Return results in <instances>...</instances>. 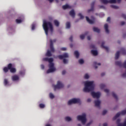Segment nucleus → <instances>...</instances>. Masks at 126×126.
I'll return each instance as SVG.
<instances>
[{
    "instance_id": "f257e3e1",
    "label": "nucleus",
    "mask_w": 126,
    "mask_h": 126,
    "mask_svg": "<svg viewBox=\"0 0 126 126\" xmlns=\"http://www.w3.org/2000/svg\"><path fill=\"white\" fill-rule=\"evenodd\" d=\"M43 28L45 31V33L47 36L48 34L52 35L54 32L53 25L51 22H47L46 20L43 21Z\"/></svg>"
},
{
    "instance_id": "f03ea898",
    "label": "nucleus",
    "mask_w": 126,
    "mask_h": 126,
    "mask_svg": "<svg viewBox=\"0 0 126 126\" xmlns=\"http://www.w3.org/2000/svg\"><path fill=\"white\" fill-rule=\"evenodd\" d=\"M83 91L86 93L92 92L94 90L95 84L94 81H86L84 83Z\"/></svg>"
},
{
    "instance_id": "7ed1b4c3",
    "label": "nucleus",
    "mask_w": 126,
    "mask_h": 126,
    "mask_svg": "<svg viewBox=\"0 0 126 126\" xmlns=\"http://www.w3.org/2000/svg\"><path fill=\"white\" fill-rule=\"evenodd\" d=\"M43 61L48 62L49 63V69L47 71V73H53L56 70L55 67L54 63H53L54 59L53 58L48 59L47 58L43 59Z\"/></svg>"
},
{
    "instance_id": "20e7f679",
    "label": "nucleus",
    "mask_w": 126,
    "mask_h": 126,
    "mask_svg": "<svg viewBox=\"0 0 126 126\" xmlns=\"http://www.w3.org/2000/svg\"><path fill=\"white\" fill-rule=\"evenodd\" d=\"M56 42V39H50V49L51 51H50L49 50H48L46 54V56L48 57H51L52 56V53H53L55 52V49L53 48V44L54 43H55Z\"/></svg>"
},
{
    "instance_id": "39448f33",
    "label": "nucleus",
    "mask_w": 126,
    "mask_h": 126,
    "mask_svg": "<svg viewBox=\"0 0 126 126\" xmlns=\"http://www.w3.org/2000/svg\"><path fill=\"white\" fill-rule=\"evenodd\" d=\"M8 69L10 70V72L13 73H15L16 72V68H15L13 66V65H12L11 63L8 65V67H4L3 70V71L6 73L8 72Z\"/></svg>"
},
{
    "instance_id": "423d86ee",
    "label": "nucleus",
    "mask_w": 126,
    "mask_h": 126,
    "mask_svg": "<svg viewBox=\"0 0 126 126\" xmlns=\"http://www.w3.org/2000/svg\"><path fill=\"white\" fill-rule=\"evenodd\" d=\"M77 120L81 121L83 125H85L87 122L86 114L84 113L82 115L78 116Z\"/></svg>"
},
{
    "instance_id": "0eeeda50",
    "label": "nucleus",
    "mask_w": 126,
    "mask_h": 126,
    "mask_svg": "<svg viewBox=\"0 0 126 126\" xmlns=\"http://www.w3.org/2000/svg\"><path fill=\"white\" fill-rule=\"evenodd\" d=\"M54 90L57 89H62L64 87V85L62 82L59 81L57 82V84L56 85H53Z\"/></svg>"
},
{
    "instance_id": "6e6552de",
    "label": "nucleus",
    "mask_w": 126,
    "mask_h": 126,
    "mask_svg": "<svg viewBox=\"0 0 126 126\" xmlns=\"http://www.w3.org/2000/svg\"><path fill=\"white\" fill-rule=\"evenodd\" d=\"M81 101L79 98H73L68 101V105H70L72 104L79 103Z\"/></svg>"
},
{
    "instance_id": "1a4fd4ad",
    "label": "nucleus",
    "mask_w": 126,
    "mask_h": 126,
    "mask_svg": "<svg viewBox=\"0 0 126 126\" xmlns=\"http://www.w3.org/2000/svg\"><path fill=\"white\" fill-rule=\"evenodd\" d=\"M122 53L123 55H126V50L124 49H122L120 52H117L115 55V59H119V57L120 56V54Z\"/></svg>"
},
{
    "instance_id": "9d476101",
    "label": "nucleus",
    "mask_w": 126,
    "mask_h": 126,
    "mask_svg": "<svg viewBox=\"0 0 126 126\" xmlns=\"http://www.w3.org/2000/svg\"><path fill=\"white\" fill-rule=\"evenodd\" d=\"M91 94L94 98H99L101 96V93L100 92H92Z\"/></svg>"
},
{
    "instance_id": "9b49d317",
    "label": "nucleus",
    "mask_w": 126,
    "mask_h": 126,
    "mask_svg": "<svg viewBox=\"0 0 126 126\" xmlns=\"http://www.w3.org/2000/svg\"><path fill=\"white\" fill-rule=\"evenodd\" d=\"M68 57H69V55L67 53H65L63 56L61 55V56H59L58 57V58L61 60H62L64 58H67Z\"/></svg>"
},
{
    "instance_id": "f8f14e48",
    "label": "nucleus",
    "mask_w": 126,
    "mask_h": 126,
    "mask_svg": "<svg viewBox=\"0 0 126 126\" xmlns=\"http://www.w3.org/2000/svg\"><path fill=\"white\" fill-rule=\"evenodd\" d=\"M11 79L13 81H18L20 80L19 77L16 75L12 76Z\"/></svg>"
},
{
    "instance_id": "ddd939ff",
    "label": "nucleus",
    "mask_w": 126,
    "mask_h": 126,
    "mask_svg": "<svg viewBox=\"0 0 126 126\" xmlns=\"http://www.w3.org/2000/svg\"><path fill=\"white\" fill-rule=\"evenodd\" d=\"M87 21L90 24H93L94 23V20H90L89 17H86Z\"/></svg>"
},
{
    "instance_id": "4468645a",
    "label": "nucleus",
    "mask_w": 126,
    "mask_h": 126,
    "mask_svg": "<svg viewBox=\"0 0 126 126\" xmlns=\"http://www.w3.org/2000/svg\"><path fill=\"white\" fill-rule=\"evenodd\" d=\"M94 104L96 107H99L101 104V101L99 100H95L94 101Z\"/></svg>"
},
{
    "instance_id": "2eb2a0df",
    "label": "nucleus",
    "mask_w": 126,
    "mask_h": 126,
    "mask_svg": "<svg viewBox=\"0 0 126 126\" xmlns=\"http://www.w3.org/2000/svg\"><path fill=\"white\" fill-rule=\"evenodd\" d=\"M69 15L73 18L75 17V11H74V10H71L70 12H69Z\"/></svg>"
},
{
    "instance_id": "dca6fc26",
    "label": "nucleus",
    "mask_w": 126,
    "mask_h": 126,
    "mask_svg": "<svg viewBox=\"0 0 126 126\" xmlns=\"http://www.w3.org/2000/svg\"><path fill=\"white\" fill-rule=\"evenodd\" d=\"M3 83H4V85L5 86H9L10 85V84L9 82H8V80L6 79H5L4 80Z\"/></svg>"
},
{
    "instance_id": "f3484780",
    "label": "nucleus",
    "mask_w": 126,
    "mask_h": 126,
    "mask_svg": "<svg viewBox=\"0 0 126 126\" xmlns=\"http://www.w3.org/2000/svg\"><path fill=\"white\" fill-rule=\"evenodd\" d=\"M71 8V6H70V5H68V4H66V5H64L63 6V9H70Z\"/></svg>"
},
{
    "instance_id": "a211bd4d",
    "label": "nucleus",
    "mask_w": 126,
    "mask_h": 126,
    "mask_svg": "<svg viewBox=\"0 0 126 126\" xmlns=\"http://www.w3.org/2000/svg\"><path fill=\"white\" fill-rule=\"evenodd\" d=\"M104 29L106 33H109V31L108 30V25L107 24H105V25H104Z\"/></svg>"
},
{
    "instance_id": "6ab92c4d",
    "label": "nucleus",
    "mask_w": 126,
    "mask_h": 126,
    "mask_svg": "<svg viewBox=\"0 0 126 126\" xmlns=\"http://www.w3.org/2000/svg\"><path fill=\"white\" fill-rule=\"evenodd\" d=\"M105 44V42H102V44H101V47L105 49L107 51H108L109 49L108 47L104 46V45Z\"/></svg>"
},
{
    "instance_id": "aec40b11",
    "label": "nucleus",
    "mask_w": 126,
    "mask_h": 126,
    "mask_svg": "<svg viewBox=\"0 0 126 126\" xmlns=\"http://www.w3.org/2000/svg\"><path fill=\"white\" fill-rule=\"evenodd\" d=\"M93 31L97 33H99L100 32L99 29H98V28H96L95 27L93 28Z\"/></svg>"
},
{
    "instance_id": "412c9836",
    "label": "nucleus",
    "mask_w": 126,
    "mask_h": 126,
    "mask_svg": "<svg viewBox=\"0 0 126 126\" xmlns=\"http://www.w3.org/2000/svg\"><path fill=\"white\" fill-rule=\"evenodd\" d=\"M91 53L94 56H96V55H98V52L96 50H92L91 51Z\"/></svg>"
},
{
    "instance_id": "4be33fe9",
    "label": "nucleus",
    "mask_w": 126,
    "mask_h": 126,
    "mask_svg": "<svg viewBox=\"0 0 126 126\" xmlns=\"http://www.w3.org/2000/svg\"><path fill=\"white\" fill-rule=\"evenodd\" d=\"M88 34V32H86L85 33H84V34H81L80 35V39H81L82 40L84 39L85 37V36Z\"/></svg>"
},
{
    "instance_id": "5701e85b",
    "label": "nucleus",
    "mask_w": 126,
    "mask_h": 126,
    "mask_svg": "<svg viewBox=\"0 0 126 126\" xmlns=\"http://www.w3.org/2000/svg\"><path fill=\"white\" fill-rule=\"evenodd\" d=\"M55 25L56 27H59L60 25V22H59V21H57V20H55V21H54Z\"/></svg>"
},
{
    "instance_id": "b1692460",
    "label": "nucleus",
    "mask_w": 126,
    "mask_h": 126,
    "mask_svg": "<svg viewBox=\"0 0 126 126\" xmlns=\"http://www.w3.org/2000/svg\"><path fill=\"white\" fill-rule=\"evenodd\" d=\"M70 27H71L70 23H69V22H67L66 24V28L68 29H70Z\"/></svg>"
},
{
    "instance_id": "393cba45",
    "label": "nucleus",
    "mask_w": 126,
    "mask_h": 126,
    "mask_svg": "<svg viewBox=\"0 0 126 126\" xmlns=\"http://www.w3.org/2000/svg\"><path fill=\"white\" fill-rule=\"evenodd\" d=\"M74 55L75 56L76 58H78L80 56V54L78 51H75Z\"/></svg>"
},
{
    "instance_id": "a878e982",
    "label": "nucleus",
    "mask_w": 126,
    "mask_h": 126,
    "mask_svg": "<svg viewBox=\"0 0 126 126\" xmlns=\"http://www.w3.org/2000/svg\"><path fill=\"white\" fill-rule=\"evenodd\" d=\"M65 120L67 122H70L72 120V118L69 117H66L65 118Z\"/></svg>"
},
{
    "instance_id": "bb28decb",
    "label": "nucleus",
    "mask_w": 126,
    "mask_h": 126,
    "mask_svg": "<svg viewBox=\"0 0 126 126\" xmlns=\"http://www.w3.org/2000/svg\"><path fill=\"white\" fill-rule=\"evenodd\" d=\"M90 75L89 74H88V73H86L84 75V78L85 79H88L89 78H90Z\"/></svg>"
},
{
    "instance_id": "cd10ccee",
    "label": "nucleus",
    "mask_w": 126,
    "mask_h": 126,
    "mask_svg": "<svg viewBox=\"0 0 126 126\" xmlns=\"http://www.w3.org/2000/svg\"><path fill=\"white\" fill-rule=\"evenodd\" d=\"M35 27H36V24L35 23H33L32 25V31L34 30Z\"/></svg>"
},
{
    "instance_id": "c85d7f7f",
    "label": "nucleus",
    "mask_w": 126,
    "mask_h": 126,
    "mask_svg": "<svg viewBox=\"0 0 126 126\" xmlns=\"http://www.w3.org/2000/svg\"><path fill=\"white\" fill-rule=\"evenodd\" d=\"M23 21V20H20L19 19H17V20H16V22L17 24L21 23Z\"/></svg>"
},
{
    "instance_id": "c756f323",
    "label": "nucleus",
    "mask_w": 126,
    "mask_h": 126,
    "mask_svg": "<svg viewBox=\"0 0 126 126\" xmlns=\"http://www.w3.org/2000/svg\"><path fill=\"white\" fill-rule=\"evenodd\" d=\"M101 65V64L99 63H96V62H94V67H95V68H98V67H97V65Z\"/></svg>"
},
{
    "instance_id": "7c9ffc66",
    "label": "nucleus",
    "mask_w": 126,
    "mask_h": 126,
    "mask_svg": "<svg viewBox=\"0 0 126 126\" xmlns=\"http://www.w3.org/2000/svg\"><path fill=\"white\" fill-rule=\"evenodd\" d=\"M78 16L80 17L81 19H83L84 18V17L83 16V15L81 13H79L78 14Z\"/></svg>"
},
{
    "instance_id": "2f4dec72",
    "label": "nucleus",
    "mask_w": 126,
    "mask_h": 126,
    "mask_svg": "<svg viewBox=\"0 0 126 126\" xmlns=\"http://www.w3.org/2000/svg\"><path fill=\"white\" fill-rule=\"evenodd\" d=\"M79 63L81 64H83L84 63V61L83 59L79 60Z\"/></svg>"
},
{
    "instance_id": "473e14b6",
    "label": "nucleus",
    "mask_w": 126,
    "mask_h": 126,
    "mask_svg": "<svg viewBox=\"0 0 126 126\" xmlns=\"http://www.w3.org/2000/svg\"><path fill=\"white\" fill-rule=\"evenodd\" d=\"M49 96H50V98H51V99H53L55 97V96L53 94H52V93H50L49 94Z\"/></svg>"
},
{
    "instance_id": "72a5a7b5",
    "label": "nucleus",
    "mask_w": 126,
    "mask_h": 126,
    "mask_svg": "<svg viewBox=\"0 0 126 126\" xmlns=\"http://www.w3.org/2000/svg\"><path fill=\"white\" fill-rule=\"evenodd\" d=\"M68 61L67 60L65 59H63V63L66 64V63H68Z\"/></svg>"
},
{
    "instance_id": "f704fd0d",
    "label": "nucleus",
    "mask_w": 126,
    "mask_h": 126,
    "mask_svg": "<svg viewBox=\"0 0 126 126\" xmlns=\"http://www.w3.org/2000/svg\"><path fill=\"white\" fill-rule=\"evenodd\" d=\"M111 7L114 9H118L119 8V7L118 6H115V5H111Z\"/></svg>"
},
{
    "instance_id": "c9c22d12",
    "label": "nucleus",
    "mask_w": 126,
    "mask_h": 126,
    "mask_svg": "<svg viewBox=\"0 0 126 126\" xmlns=\"http://www.w3.org/2000/svg\"><path fill=\"white\" fill-rule=\"evenodd\" d=\"M45 107V105H44V104H39V107L40 108H44Z\"/></svg>"
},
{
    "instance_id": "e433bc0d",
    "label": "nucleus",
    "mask_w": 126,
    "mask_h": 126,
    "mask_svg": "<svg viewBox=\"0 0 126 126\" xmlns=\"http://www.w3.org/2000/svg\"><path fill=\"white\" fill-rule=\"evenodd\" d=\"M116 64L121 66V65H122V63H121V62H116Z\"/></svg>"
},
{
    "instance_id": "4c0bfd02",
    "label": "nucleus",
    "mask_w": 126,
    "mask_h": 126,
    "mask_svg": "<svg viewBox=\"0 0 126 126\" xmlns=\"http://www.w3.org/2000/svg\"><path fill=\"white\" fill-rule=\"evenodd\" d=\"M25 74V72L24 71H23V72L22 71H20V74L22 76H23Z\"/></svg>"
},
{
    "instance_id": "58836bf2",
    "label": "nucleus",
    "mask_w": 126,
    "mask_h": 126,
    "mask_svg": "<svg viewBox=\"0 0 126 126\" xmlns=\"http://www.w3.org/2000/svg\"><path fill=\"white\" fill-rule=\"evenodd\" d=\"M105 85L104 84H101L100 87V88L101 89H103L104 87H105Z\"/></svg>"
},
{
    "instance_id": "ea45409f",
    "label": "nucleus",
    "mask_w": 126,
    "mask_h": 126,
    "mask_svg": "<svg viewBox=\"0 0 126 126\" xmlns=\"http://www.w3.org/2000/svg\"><path fill=\"white\" fill-rule=\"evenodd\" d=\"M112 95L113 96V97L117 99V95H116V94H115V93H112Z\"/></svg>"
},
{
    "instance_id": "a19ab883",
    "label": "nucleus",
    "mask_w": 126,
    "mask_h": 126,
    "mask_svg": "<svg viewBox=\"0 0 126 126\" xmlns=\"http://www.w3.org/2000/svg\"><path fill=\"white\" fill-rule=\"evenodd\" d=\"M61 50L62 51H66V50H67V48H62L61 49Z\"/></svg>"
},
{
    "instance_id": "79ce46f5",
    "label": "nucleus",
    "mask_w": 126,
    "mask_h": 126,
    "mask_svg": "<svg viewBox=\"0 0 126 126\" xmlns=\"http://www.w3.org/2000/svg\"><path fill=\"white\" fill-rule=\"evenodd\" d=\"M107 113V110H104L103 111L102 114H103V115H105Z\"/></svg>"
},
{
    "instance_id": "37998d69",
    "label": "nucleus",
    "mask_w": 126,
    "mask_h": 126,
    "mask_svg": "<svg viewBox=\"0 0 126 126\" xmlns=\"http://www.w3.org/2000/svg\"><path fill=\"white\" fill-rule=\"evenodd\" d=\"M104 14H103V13H101L100 14V15H99V16L100 17H103V16H104Z\"/></svg>"
},
{
    "instance_id": "c03bdc74",
    "label": "nucleus",
    "mask_w": 126,
    "mask_h": 126,
    "mask_svg": "<svg viewBox=\"0 0 126 126\" xmlns=\"http://www.w3.org/2000/svg\"><path fill=\"white\" fill-rule=\"evenodd\" d=\"M92 123V122H90V123L87 124L86 126H90Z\"/></svg>"
},
{
    "instance_id": "a18cd8bd",
    "label": "nucleus",
    "mask_w": 126,
    "mask_h": 126,
    "mask_svg": "<svg viewBox=\"0 0 126 126\" xmlns=\"http://www.w3.org/2000/svg\"><path fill=\"white\" fill-rule=\"evenodd\" d=\"M104 92L106 93H108L109 92V90H108V89H105L104 90Z\"/></svg>"
},
{
    "instance_id": "49530a36",
    "label": "nucleus",
    "mask_w": 126,
    "mask_h": 126,
    "mask_svg": "<svg viewBox=\"0 0 126 126\" xmlns=\"http://www.w3.org/2000/svg\"><path fill=\"white\" fill-rule=\"evenodd\" d=\"M122 17H123L125 20H126V15H125V14H123L122 15Z\"/></svg>"
},
{
    "instance_id": "de8ad7c7",
    "label": "nucleus",
    "mask_w": 126,
    "mask_h": 126,
    "mask_svg": "<svg viewBox=\"0 0 126 126\" xmlns=\"http://www.w3.org/2000/svg\"><path fill=\"white\" fill-rule=\"evenodd\" d=\"M110 19H111V18H110V17H108V18H107V22H110Z\"/></svg>"
},
{
    "instance_id": "09e8293b",
    "label": "nucleus",
    "mask_w": 126,
    "mask_h": 126,
    "mask_svg": "<svg viewBox=\"0 0 126 126\" xmlns=\"http://www.w3.org/2000/svg\"><path fill=\"white\" fill-rule=\"evenodd\" d=\"M91 48L93 49H95V46L94 45H92L91 46Z\"/></svg>"
},
{
    "instance_id": "8fccbe9b",
    "label": "nucleus",
    "mask_w": 126,
    "mask_h": 126,
    "mask_svg": "<svg viewBox=\"0 0 126 126\" xmlns=\"http://www.w3.org/2000/svg\"><path fill=\"white\" fill-rule=\"evenodd\" d=\"M41 69H44V65H41Z\"/></svg>"
},
{
    "instance_id": "3c124183",
    "label": "nucleus",
    "mask_w": 126,
    "mask_h": 126,
    "mask_svg": "<svg viewBox=\"0 0 126 126\" xmlns=\"http://www.w3.org/2000/svg\"><path fill=\"white\" fill-rule=\"evenodd\" d=\"M65 73H66V71L65 70H63L62 72V74H63V75H64L65 74Z\"/></svg>"
},
{
    "instance_id": "603ef678",
    "label": "nucleus",
    "mask_w": 126,
    "mask_h": 126,
    "mask_svg": "<svg viewBox=\"0 0 126 126\" xmlns=\"http://www.w3.org/2000/svg\"><path fill=\"white\" fill-rule=\"evenodd\" d=\"M87 39L88 40H90L91 39V36H88Z\"/></svg>"
},
{
    "instance_id": "864d4df0",
    "label": "nucleus",
    "mask_w": 126,
    "mask_h": 126,
    "mask_svg": "<svg viewBox=\"0 0 126 126\" xmlns=\"http://www.w3.org/2000/svg\"><path fill=\"white\" fill-rule=\"evenodd\" d=\"M72 39H73V36H70L69 40L72 41Z\"/></svg>"
},
{
    "instance_id": "5fc2aeb1",
    "label": "nucleus",
    "mask_w": 126,
    "mask_h": 126,
    "mask_svg": "<svg viewBox=\"0 0 126 126\" xmlns=\"http://www.w3.org/2000/svg\"><path fill=\"white\" fill-rule=\"evenodd\" d=\"M103 126H108V125L107 123H104V124H103Z\"/></svg>"
},
{
    "instance_id": "6e6d98bb",
    "label": "nucleus",
    "mask_w": 126,
    "mask_h": 126,
    "mask_svg": "<svg viewBox=\"0 0 126 126\" xmlns=\"http://www.w3.org/2000/svg\"><path fill=\"white\" fill-rule=\"evenodd\" d=\"M123 77H126V73L123 75Z\"/></svg>"
},
{
    "instance_id": "4d7b16f0",
    "label": "nucleus",
    "mask_w": 126,
    "mask_h": 126,
    "mask_svg": "<svg viewBox=\"0 0 126 126\" xmlns=\"http://www.w3.org/2000/svg\"><path fill=\"white\" fill-rule=\"evenodd\" d=\"M92 11H93V8H92L91 10H89L88 12H91Z\"/></svg>"
},
{
    "instance_id": "13d9d810",
    "label": "nucleus",
    "mask_w": 126,
    "mask_h": 126,
    "mask_svg": "<svg viewBox=\"0 0 126 126\" xmlns=\"http://www.w3.org/2000/svg\"><path fill=\"white\" fill-rule=\"evenodd\" d=\"M121 24L122 25H124L125 24V22H122Z\"/></svg>"
},
{
    "instance_id": "bf43d9fd",
    "label": "nucleus",
    "mask_w": 126,
    "mask_h": 126,
    "mask_svg": "<svg viewBox=\"0 0 126 126\" xmlns=\"http://www.w3.org/2000/svg\"><path fill=\"white\" fill-rule=\"evenodd\" d=\"M54 0H48V1L50 2H52Z\"/></svg>"
},
{
    "instance_id": "052dcab7",
    "label": "nucleus",
    "mask_w": 126,
    "mask_h": 126,
    "mask_svg": "<svg viewBox=\"0 0 126 126\" xmlns=\"http://www.w3.org/2000/svg\"><path fill=\"white\" fill-rule=\"evenodd\" d=\"M45 126H51V125H50V124H47Z\"/></svg>"
},
{
    "instance_id": "680f3d73",
    "label": "nucleus",
    "mask_w": 126,
    "mask_h": 126,
    "mask_svg": "<svg viewBox=\"0 0 126 126\" xmlns=\"http://www.w3.org/2000/svg\"><path fill=\"white\" fill-rule=\"evenodd\" d=\"M91 101V99H88V102H90Z\"/></svg>"
},
{
    "instance_id": "e2e57ef3",
    "label": "nucleus",
    "mask_w": 126,
    "mask_h": 126,
    "mask_svg": "<svg viewBox=\"0 0 126 126\" xmlns=\"http://www.w3.org/2000/svg\"><path fill=\"white\" fill-rule=\"evenodd\" d=\"M56 1L57 2H58V0H56Z\"/></svg>"
},
{
    "instance_id": "0e129e2a",
    "label": "nucleus",
    "mask_w": 126,
    "mask_h": 126,
    "mask_svg": "<svg viewBox=\"0 0 126 126\" xmlns=\"http://www.w3.org/2000/svg\"><path fill=\"white\" fill-rule=\"evenodd\" d=\"M78 126H81V125L80 124H79Z\"/></svg>"
},
{
    "instance_id": "69168bd1",
    "label": "nucleus",
    "mask_w": 126,
    "mask_h": 126,
    "mask_svg": "<svg viewBox=\"0 0 126 126\" xmlns=\"http://www.w3.org/2000/svg\"><path fill=\"white\" fill-rule=\"evenodd\" d=\"M49 39H48V38H47V41H49Z\"/></svg>"
},
{
    "instance_id": "338daca9",
    "label": "nucleus",
    "mask_w": 126,
    "mask_h": 126,
    "mask_svg": "<svg viewBox=\"0 0 126 126\" xmlns=\"http://www.w3.org/2000/svg\"><path fill=\"white\" fill-rule=\"evenodd\" d=\"M102 76L103 75V74H102Z\"/></svg>"
}]
</instances>
